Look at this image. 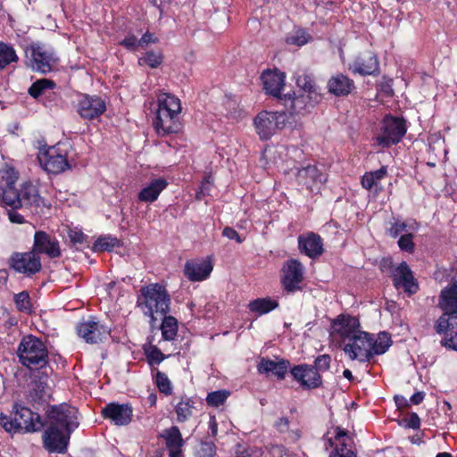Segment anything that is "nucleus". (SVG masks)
Wrapping results in <instances>:
<instances>
[{"instance_id":"864d4df0","label":"nucleus","mask_w":457,"mask_h":457,"mask_svg":"<svg viewBox=\"0 0 457 457\" xmlns=\"http://www.w3.org/2000/svg\"><path fill=\"white\" fill-rule=\"evenodd\" d=\"M278 307V302L270 297L259 298V316L269 313Z\"/></svg>"},{"instance_id":"a18cd8bd","label":"nucleus","mask_w":457,"mask_h":457,"mask_svg":"<svg viewBox=\"0 0 457 457\" xmlns=\"http://www.w3.org/2000/svg\"><path fill=\"white\" fill-rule=\"evenodd\" d=\"M163 55L161 52L148 51L138 59L139 65H148L152 69H155L162 64Z\"/></svg>"},{"instance_id":"6e6552de","label":"nucleus","mask_w":457,"mask_h":457,"mask_svg":"<svg viewBox=\"0 0 457 457\" xmlns=\"http://www.w3.org/2000/svg\"><path fill=\"white\" fill-rule=\"evenodd\" d=\"M382 123L381 134L377 137L378 144L382 146L398 144L407 131L406 120L401 117L387 114Z\"/></svg>"},{"instance_id":"f8f14e48","label":"nucleus","mask_w":457,"mask_h":457,"mask_svg":"<svg viewBox=\"0 0 457 457\" xmlns=\"http://www.w3.org/2000/svg\"><path fill=\"white\" fill-rule=\"evenodd\" d=\"M78 410L67 404L53 406L47 412L49 425L71 432L79 425Z\"/></svg>"},{"instance_id":"e433bc0d","label":"nucleus","mask_w":457,"mask_h":457,"mask_svg":"<svg viewBox=\"0 0 457 457\" xmlns=\"http://www.w3.org/2000/svg\"><path fill=\"white\" fill-rule=\"evenodd\" d=\"M392 345L391 336L386 331H381L378 334L377 339L371 334V353L372 358L374 355H380L385 353Z\"/></svg>"},{"instance_id":"c756f323","label":"nucleus","mask_w":457,"mask_h":457,"mask_svg":"<svg viewBox=\"0 0 457 457\" xmlns=\"http://www.w3.org/2000/svg\"><path fill=\"white\" fill-rule=\"evenodd\" d=\"M298 247L302 253L310 258H316L323 253L321 237L313 232L309 233L306 237L300 236L298 237Z\"/></svg>"},{"instance_id":"f704fd0d","label":"nucleus","mask_w":457,"mask_h":457,"mask_svg":"<svg viewBox=\"0 0 457 457\" xmlns=\"http://www.w3.org/2000/svg\"><path fill=\"white\" fill-rule=\"evenodd\" d=\"M166 179L159 178L144 187L138 195V200H156L160 193L167 187Z\"/></svg>"},{"instance_id":"412c9836","label":"nucleus","mask_w":457,"mask_h":457,"mask_svg":"<svg viewBox=\"0 0 457 457\" xmlns=\"http://www.w3.org/2000/svg\"><path fill=\"white\" fill-rule=\"evenodd\" d=\"M33 252L45 253L50 258H58L61 255L59 242L45 231H37L34 235Z\"/></svg>"},{"instance_id":"dca6fc26","label":"nucleus","mask_w":457,"mask_h":457,"mask_svg":"<svg viewBox=\"0 0 457 457\" xmlns=\"http://www.w3.org/2000/svg\"><path fill=\"white\" fill-rule=\"evenodd\" d=\"M392 281L396 289H403L409 296L416 294L420 289L418 280L404 261L393 270Z\"/></svg>"},{"instance_id":"6ab92c4d","label":"nucleus","mask_w":457,"mask_h":457,"mask_svg":"<svg viewBox=\"0 0 457 457\" xmlns=\"http://www.w3.org/2000/svg\"><path fill=\"white\" fill-rule=\"evenodd\" d=\"M260 79L262 81L265 93L275 97L278 102L283 96L281 90L285 86V73L277 68L266 70L262 71Z\"/></svg>"},{"instance_id":"bb28decb","label":"nucleus","mask_w":457,"mask_h":457,"mask_svg":"<svg viewBox=\"0 0 457 457\" xmlns=\"http://www.w3.org/2000/svg\"><path fill=\"white\" fill-rule=\"evenodd\" d=\"M212 265L209 261L192 260L185 264V275L190 281H202L209 277Z\"/></svg>"},{"instance_id":"603ef678","label":"nucleus","mask_w":457,"mask_h":457,"mask_svg":"<svg viewBox=\"0 0 457 457\" xmlns=\"http://www.w3.org/2000/svg\"><path fill=\"white\" fill-rule=\"evenodd\" d=\"M148 363L152 365L160 364L165 358V355L154 345H151L145 350Z\"/></svg>"},{"instance_id":"0eeeda50","label":"nucleus","mask_w":457,"mask_h":457,"mask_svg":"<svg viewBox=\"0 0 457 457\" xmlns=\"http://www.w3.org/2000/svg\"><path fill=\"white\" fill-rule=\"evenodd\" d=\"M323 439L332 448L328 457H357L354 442L348 430L339 426L332 427Z\"/></svg>"},{"instance_id":"423d86ee","label":"nucleus","mask_w":457,"mask_h":457,"mask_svg":"<svg viewBox=\"0 0 457 457\" xmlns=\"http://www.w3.org/2000/svg\"><path fill=\"white\" fill-rule=\"evenodd\" d=\"M26 65L33 71L46 74L58 62L54 51L40 42H33L25 49Z\"/></svg>"},{"instance_id":"2eb2a0df","label":"nucleus","mask_w":457,"mask_h":457,"mask_svg":"<svg viewBox=\"0 0 457 457\" xmlns=\"http://www.w3.org/2000/svg\"><path fill=\"white\" fill-rule=\"evenodd\" d=\"M290 361L280 356H274V359L269 357L259 358V373L265 374L269 378H274L278 381L286 378L287 374H291Z\"/></svg>"},{"instance_id":"39448f33","label":"nucleus","mask_w":457,"mask_h":457,"mask_svg":"<svg viewBox=\"0 0 457 457\" xmlns=\"http://www.w3.org/2000/svg\"><path fill=\"white\" fill-rule=\"evenodd\" d=\"M17 355L20 362L29 369H39L48 363V351L45 344L32 335L24 337L19 344Z\"/></svg>"},{"instance_id":"7c9ffc66","label":"nucleus","mask_w":457,"mask_h":457,"mask_svg":"<svg viewBox=\"0 0 457 457\" xmlns=\"http://www.w3.org/2000/svg\"><path fill=\"white\" fill-rule=\"evenodd\" d=\"M296 180L299 185H303L307 189L312 190L314 184L323 183L327 179L326 175L320 172L316 165L308 164L297 170Z\"/></svg>"},{"instance_id":"c85d7f7f","label":"nucleus","mask_w":457,"mask_h":457,"mask_svg":"<svg viewBox=\"0 0 457 457\" xmlns=\"http://www.w3.org/2000/svg\"><path fill=\"white\" fill-rule=\"evenodd\" d=\"M308 101H311L309 96L296 95L295 92H293L292 94H284L278 103L285 107V112L293 116L303 113L307 107Z\"/></svg>"},{"instance_id":"79ce46f5","label":"nucleus","mask_w":457,"mask_h":457,"mask_svg":"<svg viewBox=\"0 0 457 457\" xmlns=\"http://www.w3.org/2000/svg\"><path fill=\"white\" fill-rule=\"evenodd\" d=\"M261 455L262 457H296L293 453H290L282 445L270 444L264 447Z\"/></svg>"},{"instance_id":"6e6d98bb","label":"nucleus","mask_w":457,"mask_h":457,"mask_svg":"<svg viewBox=\"0 0 457 457\" xmlns=\"http://www.w3.org/2000/svg\"><path fill=\"white\" fill-rule=\"evenodd\" d=\"M68 237L73 245H76V244L81 245L87 239V236L81 230L77 229V228H70L68 230Z\"/></svg>"},{"instance_id":"37998d69","label":"nucleus","mask_w":457,"mask_h":457,"mask_svg":"<svg viewBox=\"0 0 457 457\" xmlns=\"http://www.w3.org/2000/svg\"><path fill=\"white\" fill-rule=\"evenodd\" d=\"M119 245L120 241L116 237H112L110 236L100 237L93 245L92 249L95 252H110Z\"/></svg>"},{"instance_id":"a211bd4d","label":"nucleus","mask_w":457,"mask_h":457,"mask_svg":"<svg viewBox=\"0 0 457 457\" xmlns=\"http://www.w3.org/2000/svg\"><path fill=\"white\" fill-rule=\"evenodd\" d=\"M348 70L353 74L361 76H378L380 73L379 62L372 52H366L357 56L349 64Z\"/></svg>"},{"instance_id":"72a5a7b5","label":"nucleus","mask_w":457,"mask_h":457,"mask_svg":"<svg viewBox=\"0 0 457 457\" xmlns=\"http://www.w3.org/2000/svg\"><path fill=\"white\" fill-rule=\"evenodd\" d=\"M156 112L180 113V100L169 93H161L157 96Z\"/></svg>"},{"instance_id":"8fccbe9b","label":"nucleus","mask_w":457,"mask_h":457,"mask_svg":"<svg viewBox=\"0 0 457 457\" xmlns=\"http://www.w3.org/2000/svg\"><path fill=\"white\" fill-rule=\"evenodd\" d=\"M14 303L19 311L29 312L31 311V303L29 295L27 291H22L14 295Z\"/></svg>"},{"instance_id":"f257e3e1","label":"nucleus","mask_w":457,"mask_h":457,"mask_svg":"<svg viewBox=\"0 0 457 457\" xmlns=\"http://www.w3.org/2000/svg\"><path fill=\"white\" fill-rule=\"evenodd\" d=\"M0 426L8 433H31L39 431L44 423L38 413L15 403L10 417L4 413L0 414Z\"/></svg>"},{"instance_id":"bf43d9fd","label":"nucleus","mask_w":457,"mask_h":457,"mask_svg":"<svg viewBox=\"0 0 457 457\" xmlns=\"http://www.w3.org/2000/svg\"><path fill=\"white\" fill-rule=\"evenodd\" d=\"M441 345L457 352V332L450 337H445L441 340Z\"/></svg>"},{"instance_id":"f3484780","label":"nucleus","mask_w":457,"mask_h":457,"mask_svg":"<svg viewBox=\"0 0 457 457\" xmlns=\"http://www.w3.org/2000/svg\"><path fill=\"white\" fill-rule=\"evenodd\" d=\"M71 433L69 430L49 425L43 434L45 448L50 453H65Z\"/></svg>"},{"instance_id":"e2e57ef3","label":"nucleus","mask_w":457,"mask_h":457,"mask_svg":"<svg viewBox=\"0 0 457 457\" xmlns=\"http://www.w3.org/2000/svg\"><path fill=\"white\" fill-rule=\"evenodd\" d=\"M157 42V38L154 36V34L146 32L145 33L140 39H138V44L140 48L146 47L149 44H155Z\"/></svg>"},{"instance_id":"1a4fd4ad","label":"nucleus","mask_w":457,"mask_h":457,"mask_svg":"<svg viewBox=\"0 0 457 457\" xmlns=\"http://www.w3.org/2000/svg\"><path fill=\"white\" fill-rule=\"evenodd\" d=\"M37 160L40 166L48 173L59 174L70 169L66 151L59 146H50L46 149H40Z\"/></svg>"},{"instance_id":"473e14b6","label":"nucleus","mask_w":457,"mask_h":457,"mask_svg":"<svg viewBox=\"0 0 457 457\" xmlns=\"http://www.w3.org/2000/svg\"><path fill=\"white\" fill-rule=\"evenodd\" d=\"M295 83L298 87L308 93L310 100L313 102L314 104L322 100V95L318 92V87L312 75L305 72L298 74Z\"/></svg>"},{"instance_id":"69168bd1","label":"nucleus","mask_w":457,"mask_h":457,"mask_svg":"<svg viewBox=\"0 0 457 457\" xmlns=\"http://www.w3.org/2000/svg\"><path fill=\"white\" fill-rule=\"evenodd\" d=\"M406 225L403 222H395L389 228V234L392 237H397L404 229Z\"/></svg>"},{"instance_id":"5701e85b","label":"nucleus","mask_w":457,"mask_h":457,"mask_svg":"<svg viewBox=\"0 0 457 457\" xmlns=\"http://www.w3.org/2000/svg\"><path fill=\"white\" fill-rule=\"evenodd\" d=\"M103 416L117 426H125L131 421L132 408L129 404L111 403L102 411Z\"/></svg>"},{"instance_id":"aec40b11","label":"nucleus","mask_w":457,"mask_h":457,"mask_svg":"<svg viewBox=\"0 0 457 457\" xmlns=\"http://www.w3.org/2000/svg\"><path fill=\"white\" fill-rule=\"evenodd\" d=\"M106 110L104 101L96 96L83 95L78 102V112L81 118L93 120Z\"/></svg>"},{"instance_id":"13d9d810","label":"nucleus","mask_w":457,"mask_h":457,"mask_svg":"<svg viewBox=\"0 0 457 457\" xmlns=\"http://www.w3.org/2000/svg\"><path fill=\"white\" fill-rule=\"evenodd\" d=\"M212 181L211 180V177H208L202 182L200 186L199 191L197 192L196 195L197 199L209 195V190L212 187Z\"/></svg>"},{"instance_id":"f03ea898","label":"nucleus","mask_w":457,"mask_h":457,"mask_svg":"<svg viewBox=\"0 0 457 457\" xmlns=\"http://www.w3.org/2000/svg\"><path fill=\"white\" fill-rule=\"evenodd\" d=\"M139 292L137 305L153 320H156L154 313L166 315L170 312V298L163 286L158 283L150 284L141 287Z\"/></svg>"},{"instance_id":"b1692460","label":"nucleus","mask_w":457,"mask_h":457,"mask_svg":"<svg viewBox=\"0 0 457 457\" xmlns=\"http://www.w3.org/2000/svg\"><path fill=\"white\" fill-rule=\"evenodd\" d=\"M328 92L336 97L348 96L354 89L353 79L343 73H337L327 82Z\"/></svg>"},{"instance_id":"2f4dec72","label":"nucleus","mask_w":457,"mask_h":457,"mask_svg":"<svg viewBox=\"0 0 457 457\" xmlns=\"http://www.w3.org/2000/svg\"><path fill=\"white\" fill-rule=\"evenodd\" d=\"M278 112H259V137L268 139L278 128Z\"/></svg>"},{"instance_id":"ea45409f","label":"nucleus","mask_w":457,"mask_h":457,"mask_svg":"<svg viewBox=\"0 0 457 457\" xmlns=\"http://www.w3.org/2000/svg\"><path fill=\"white\" fill-rule=\"evenodd\" d=\"M19 57L15 49L10 44L0 42V71L5 69L10 63L17 62Z\"/></svg>"},{"instance_id":"5fc2aeb1","label":"nucleus","mask_w":457,"mask_h":457,"mask_svg":"<svg viewBox=\"0 0 457 457\" xmlns=\"http://www.w3.org/2000/svg\"><path fill=\"white\" fill-rule=\"evenodd\" d=\"M398 245L402 251H405L410 253H413L415 245L413 243L412 234L408 233L401 236L398 240Z\"/></svg>"},{"instance_id":"ddd939ff","label":"nucleus","mask_w":457,"mask_h":457,"mask_svg":"<svg viewBox=\"0 0 457 457\" xmlns=\"http://www.w3.org/2000/svg\"><path fill=\"white\" fill-rule=\"evenodd\" d=\"M281 283L287 293L294 294L303 289V266L296 259L288 260L283 267Z\"/></svg>"},{"instance_id":"a878e982","label":"nucleus","mask_w":457,"mask_h":457,"mask_svg":"<svg viewBox=\"0 0 457 457\" xmlns=\"http://www.w3.org/2000/svg\"><path fill=\"white\" fill-rule=\"evenodd\" d=\"M160 437L165 441V445L169 451V457H183L182 447L185 441L177 426L164 429L161 433Z\"/></svg>"},{"instance_id":"4c0bfd02","label":"nucleus","mask_w":457,"mask_h":457,"mask_svg":"<svg viewBox=\"0 0 457 457\" xmlns=\"http://www.w3.org/2000/svg\"><path fill=\"white\" fill-rule=\"evenodd\" d=\"M457 328V315L446 314L443 312L442 315L437 319L435 324V330L437 334H444L453 331Z\"/></svg>"},{"instance_id":"c9c22d12","label":"nucleus","mask_w":457,"mask_h":457,"mask_svg":"<svg viewBox=\"0 0 457 457\" xmlns=\"http://www.w3.org/2000/svg\"><path fill=\"white\" fill-rule=\"evenodd\" d=\"M56 87L54 80L49 79H40L36 80L28 89L29 95L34 99H38L40 96H46L48 93L53 92Z\"/></svg>"},{"instance_id":"cd10ccee","label":"nucleus","mask_w":457,"mask_h":457,"mask_svg":"<svg viewBox=\"0 0 457 457\" xmlns=\"http://www.w3.org/2000/svg\"><path fill=\"white\" fill-rule=\"evenodd\" d=\"M438 307L446 314L457 315V281L448 284L441 290Z\"/></svg>"},{"instance_id":"a19ab883","label":"nucleus","mask_w":457,"mask_h":457,"mask_svg":"<svg viewBox=\"0 0 457 457\" xmlns=\"http://www.w3.org/2000/svg\"><path fill=\"white\" fill-rule=\"evenodd\" d=\"M162 335L165 340L170 341L173 340L178 332V321L172 316H165L162 320Z\"/></svg>"},{"instance_id":"0e129e2a","label":"nucleus","mask_w":457,"mask_h":457,"mask_svg":"<svg viewBox=\"0 0 457 457\" xmlns=\"http://www.w3.org/2000/svg\"><path fill=\"white\" fill-rule=\"evenodd\" d=\"M222 236L228 237L230 240H235L237 243H241L243 239L238 235V233L230 227H226L222 231Z\"/></svg>"},{"instance_id":"680f3d73","label":"nucleus","mask_w":457,"mask_h":457,"mask_svg":"<svg viewBox=\"0 0 457 457\" xmlns=\"http://www.w3.org/2000/svg\"><path fill=\"white\" fill-rule=\"evenodd\" d=\"M405 421L406 427L409 428L418 429L420 427V419L416 412H411Z\"/></svg>"},{"instance_id":"4d7b16f0","label":"nucleus","mask_w":457,"mask_h":457,"mask_svg":"<svg viewBox=\"0 0 457 457\" xmlns=\"http://www.w3.org/2000/svg\"><path fill=\"white\" fill-rule=\"evenodd\" d=\"M120 45L129 51H137L139 48L138 39L134 35L127 36Z\"/></svg>"},{"instance_id":"3c124183","label":"nucleus","mask_w":457,"mask_h":457,"mask_svg":"<svg viewBox=\"0 0 457 457\" xmlns=\"http://www.w3.org/2000/svg\"><path fill=\"white\" fill-rule=\"evenodd\" d=\"M12 209L7 211L8 219L12 223L23 224L25 223L24 217L20 214L16 209L21 207V202H4Z\"/></svg>"},{"instance_id":"7ed1b4c3","label":"nucleus","mask_w":457,"mask_h":457,"mask_svg":"<svg viewBox=\"0 0 457 457\" xmlns=\"http://www.w3.org/2000/svg\"><path fill=\"white\" fill-rule=\"evenodd\" d=\"M331 357L329 354H321L316 357L314 365L298 364L294 365L291 370V376L297 381L303 389H315L322 386L320 372L329 370Z\"/></svg>"},{"instance_id":"9d476101","label":"nucleus","mask_w":457,"mask_h":457,"mask_svg":"<svg viewBox=\"0 0 457 457\" xmlns=\"http://www.w3.org/2000/svg\"><path fill=\"white\" fill-rule=\"evenodd\" d=\"M344 352L352 361H370L372 359L371 334L359 331L355 337H352V339L345 345Z\"/></svg>"},{"instance_id":"20e7f679","label":"nucleus","mask_w":457,"mask_h":457,"mask_svg":"<svg viewBox=\"0 0 457 457\" xmlns=\"http://www.w3.org/2000/svg\"><path fill=\"white\" fill-rule=\"evenodd\" d=\"M18 172L13 168L0 170V200H36L38 190L31 182H25L19 190L15 184Z\"/></svg>"},{"instance_id":"774afa93","label":"nucleus","mask_w":457,"mask_h":457,"mask_svg":"<svg viewBox=\"0 0 457 457\" xmlns=\"http://www.w3.org/2000/svg\"><path fill=\"white\" fill-rule=\"evenodd\" d=\"M370 173L372 174V177L374 178V180L377 184L380 182L381 179H385L387 175V168L386 166H382L377 170L370 171Z\"/></svg>"},{"instance_id":"338daca9","label":"nucleus","mask_w":457,"mask_h":457,"mask_svg":"<svg viewBox=\"0 0 457 457\" xmlns=\"http://www.w3.org/2000/svg\"><path fill=\"white\" fill-rule=\"evenodd\" d=\"M379 90L382 92L386 96H394V89L392 87V80L388 79L379 84Z\"/></svg>"},{"instance_id":"393cba45","label":"nucleus","mask_w":457,"mask_h":457,"mask_svg":"<svg viewBox=\"0 0 457 457\" xmlns=\"http://www.w3.org/2000/svg\"><path fill=\"white\" fill-rule=\"evenodd\" d=\"M336 333L343 339H352L360 331V322L355 317L340 314L333 320Z\"/></svg>"},{"instance_id":"9b49d317","label":"nucleus","mask_w":457,"mask_h":457,"mask_svg":"<svg viewBox=\"0 0 457 457\" xmlns=\"http://www.w3.org/2000/svg\"><path fill=\"white\" fill-rule=\"evenodd\" d=\"M79 337L88 344H98L106 339L111 333V328L99 320L90 317L78 323L76 327Z\"/></svg>"},{"instance_id":"de8ad7c7","label":"nucleus","mask_w":457,"mask_h":457,"mask_svg":"<svg viewBox=\"0 0 457 457\" xmlns=\"http://www.w3.org/2000/svg\"><path fill=\"white\" fill-rule=\"evenodd\" d=\"M216 453V446L213 442L202 441L196 446L195 454L196 457H214Z\"/></svg>"},{"instance_id":"4be33fe9","label":"nucleus","mask_w":457,"mask_h":457,"mask_svg":"<svg viewBox=\"0 0 457 457\" xmlns=\"http://www.w3.org/2000/svg\"><path fill=\"white\" fill-rule=\"evenodd\" d=\"M153 125L159 136L177 133L180 129L179 113L155 112Z\"/></svg>"},{"instance_id":"09e8293b","label":"nucleus","mask_w":457,"mask_h":457,"mask_svg":"<svg viewBox=\"0 0 457 457\" xmlns=\"http://www.w3.org/2000/svg\"><path fill=\"white\" fill-rule=\"evenodd\" d=\"M229 396L228 390H218L209 393L206 397V403L209 406L219 407L223 404Z\"/></svg>"},{"instance_id":"58836bf2","label":"nucleus","mask_w":457,"mask_h":457,"mask_svg":"<svg viewBox=\"0 0 457 457\" xmlns=\"http://www.w3.org/2000/svg\"><path fill=\"white\" fill-rule=\"evenodd\" d=\"M273 426L278 433H287V438L292 442L298 441L302 436L300 428H289V420L286 417L278 418Z\"/></svg>"},{"instance_id":"052dcab7","label":"nucleus","mask_w":457,"mask_h":457,"mask_svg":"<svg viewBox=\"0 0 457 457\" xmlns=\"http://www.w3.org/2000/svg\"><path fill=\"white\" fill-rule=\"evenodd\" d=\"M361 185L366 189H372L373 187H377L378 184L374 180L372 174L370 172H366L361 178Z\"/></svg>"},{"instance_id":"4468645a","label":"nucleus","mask_w":457,"mask_h":457,"mask_svg":"<svg viewBox=\"0 0 457 457\" xmlns=\"http://www.w3.org/2000/svg\"><path fill=\"white\" fill-rule=\"evenodd\" d=\"M10 266L15 271L31 277L42 269L41 260L33 251L13 253L10 258Z\"/></svg>"},{"instance_id":"c03bdc74","label":"nucleus","mask_w":457,"mask_h":457,"mask_svg":"<svg viewBox=\"0 0 457 457\" xmlns=\"http://www.w3.org/2000/svg\"><path fill=\"white\" fill-rule=\"evenodd\" d=\"M194 402L191 399L181 400L176 405L177 420L179 422L186 421L192 415Z\"/></svg>"},{"instance_id":"49530a36","label":"nucleus","mask_w":457,"mask_h":457,"mask_svg":"<svg viewBox=\"0 0 457 457\" xmlns=\"http://www.w3.org/2000/svg\"><path fill=\"white\" fill-rule=\"evenodd\" d=\"M155 384L161 393L170 395L172 393L170 380L163 372L157 370L154 376Z\"/></svg>"}]
</instances>
